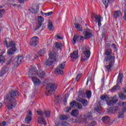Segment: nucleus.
Returning a JSON list of instances; mask_svg holds the SVG:
<instances>
[{
    "label": "nucleus",
    "instance_id": "1",
    "mask_svg": "<svg viewBox=\"0 0 126 126\" xmlns=\"http://www.w3.org/2000/svg\"><path fill=\"white\" fill-rule=\"evenodd\" d=\"M19 96V94L17 91H12L6 95L5 98L7 99V107L9 110L14 108L17 104L15 98Z\"/></svg>",
    "mask_w": 126,
    "mask_h": 126
},
{
    "label": "nucleus",
    "instance_id": "2",
    "mask_svg": "<svg viewBox=\"0 0 126 126\" xmlns=\"http://www.w3.org/2000/svg\"><path fill=\"white\" fill-rule=\"evenodd\" d=\"M100 98L102 101H106L108 106H113V105H115L118 102L117 96L109 97L107 95H101Z\"/></svg>",
    "mask_w": 126,
    "mask_h": 126
},
{
    "label": "nucleus",
    "instance_id": "3",
    "mask_svg": "<svg viewBox=\"0 0 126 126\" xmlns=\"http://www.w3.org/2000/svg\"><path fill=\"white\" fill-rule=\"evenodd\" d=\"M93 117H92V113L91 112H88L86 115H81L79 119H76L75 121L76 124H86L87 123V120H92Z\"/></svg>",
    "mask_w": 126,
    "mask_h": 126
},
{
    "label": "nucleus",
    "instance_id": "4",
    "mask_svg": "<svg viewBox=\"0 0 126 126\" xmlns=\"http://www.w3.org/2000/svg\"><path fill=\"white\" fill-rule=\"evenodd\" d=\"M58 88V86L55 83H50L46 87V94L47 96H51L53 95L56 90Z\"/></svg>",
    "mask_w": 126,
    "mask_h": 126
},
{
    "label": "nucleus",
    "instance_id": "5",
    "mask_svg": "<svg viewBox=\"0 0 126 126\" xmlns=\"http://www.w3.org/2000/svg\"><path fill=\"white\" fill-rule=\"evenodd\" d=\"M106 62L109 63V64L108 65H105L104 67L108 72H110L112 71V69L111 68L113 67V64L115 63V57H105L104 63H106Z\"/></svg>",
    "mask_w": 126,
    "mask_h": 126
},
{
    "label": "nucleus",
    "instance_id": "6",
    "mask_svg": "<svg viewBox=\"0 0 126 126\" xmlns=\"http://www.w3.org/2000/svg\"><path fill=\"white\" fill-rule=\"evenodd\" d=\"M70 107L65 108L64 111L66 113H68L69 111L73 108V109H79V110H82V104L79 103L76 101L74 100L70 103Z\"/></svg>",
    "mask_w": 126,
    "mask_h": 126
},
{
    "label": "nucleus",
    "instance_id": "7",
    "mask_svg": "<svg viewBox=\"0 0 126 126\" xmlns=\"http://www.w3.org/2000/svg\"><path fill=\"white\" fill-rule=\"evenodd\" d=\"M37 75L38 77L41 79H43V78H45L46 76V74L45 72L42 70H40L39 71L36 70V69H31L29 72V75Z\"/></svg>",
    "mask_w": 126,
    "mask_h": 126
},
{
    "label": "nucleus",
    "instance_id": "8",
    "mask_svg": "<svg viewBox=\"0 0 126 126\" xmlns=\"http://www.w3.org/2000/svg\"><path fill=\"white\" fill-rule=\"evenodd\" d=\"M56 56H57V54L56 52L52 51L50 52L49 54V58L45 62V64L46 65H52L55 62H56Z\"/></svg>",
    "mask_w": 126,
    "mask_h": 126
},
{
    "label": "nucleus",
    "instance_id": "9",
    "mask_svg": "<svg viewBox=\"0 0 126 126\" xmlns=\"http://www.w3.org/2000/svg\"><path fill=\"white\" fill-rule=\"evenodd\" d=\"M124 75L122 73H119L117 78V83L115 86L113 87L111 89V92H115L116 90H119L121 87L119 86L120 83H122V80L123 79Z\"/></svg>",
    "mask_w": 126,
    "mask_h": 126
},
{
    "label": "nucleus",
    "instance_id": "10",
    "mask_svg": "<svg viewBox=\"0 0 126 126\" xmlns=\"http://www.w3.org/2000/svg\"><path fill=\"white\" fill-rule=\"evenodd\" d=\"M37 113L38 115L40 116L39 117L37 120L38 124H40L41 125H47V122H46V120H45V117L44 116L43 112L37 111Z\"/></svg>",
    "mask_w": 126,
    "mask_h": 126
},
{
    "label": "nucleus",
    "instance_id": "11",
    "mask_svg": "<svg viewBox=\"0 0 126 126\" xmlns=\"http://www.w3.org/2000/svg\"><path fill=\"white\" fill-rule=\"evenodd\" d=\"M112 111L116 113V114H119V118H124V112H126L125 110H122V112L121 113V110L118 106H113L112 107Z\"/></svg>",
    "mask_w": 126,
    "mask_h": 126
},
{
    "label": "nucleus",
    "instance_id": "12",
    "mask_svg": "<svg viewBox=\"0 0 126 126\" xmlns=\"http://www.w3.org/2000/svg\"><path fill=\"white\" fill-rule=\"evenodd\" d=\"M84 40V37L82 35L77 36V34H75L73 38V45H75V43L77 42H79L80 43L81 42H83Z\"/></svg>",
    "mask_w": 126,
    "mask_h": 126
},
{
    "label": "nucleus",
    "instance_id": "13",
    "mask_svg": "<svg viewBox=\"0 0 126 126\" xmlns=\"http://www.w3.org/2000/svg\"><path fill=\"white\" fill-rule=\"evenodd\" d=\"M38 44H39V37L37 36L32 37L30 43V46L32 47H36Z\"/></svg>",
    "mask_w": 126,
    "mask_h": 126
},
{
    "label": "nucleus",
    "instance_id": "14",
    "mask_svg": "<svg viewBox=\"0 0 126 126\" xmlns=\"http://www.w3.org/2000/svg\"><path fill=\"white\" fill-rule=\"evenodd\" d=\"M29 78H32V80L33 83V84H34L35 86H38L40 85L41 83V81H40V79L37 78V77L33 75H29Z\"/></svg>",
    "mask_w": 126,
    "mask_h": 126
},
{
    "label": "nucleus",
    "instance_id": "15",
    "mask_svg": "<svg viewBox=\"0 0 126 126\" xmlns=\"http://www.w3.org/2000/svg\"><path fill=\"white\" fill-rule=\"evenodd\" d=\"M84 39L93 38V34H92V30L90 29L86 30L84 32Z\"/></svg>",
    "mask_w": 126,
    "mask_h": 126
},
{
    "label": "nucleus",
    "instance_id": "16",
    "mask_svg": "<svg viewBox=\"0 0 126 126\" xmlns=\"http://www.w3.org/2000/svg\"><path fill=\"white\" fill-rule=\"evenodd\" d=\"M4 45L6 47V48H10V47H11V48H16V47H15L16 46V44H15V42L13 40H10L7 42V40H6V39H4Z\"/></svg>",
    "mask_w": 126,
    "mask_h": 126
},
{
    "label": "nucleus",
    "instance_id": "17",
    "mask_svg": "<svg viewBox=\"0 0 126 126\" xmlns=\"http://www.w3.org/2000/svg\"><path fill=\"white\" fill-rule=\"evenodd\" d=\"M23 61V57L22 56H19L14 59L13 63L16 66H18V65L21 64V63H22Z\"/></svg>",
    "mask_w": 126,
    "mask_h": 126
},
{
    "label": "nucleus",
    "instance_id": "18",
    "mask_svg": "<svg viewBox=\"0 0 126 126\" xmlns=\"http://www.w3.org/2000/svg\"><path fill=\"white\" fill-rule=\"evenodd\" d=\"M43 22H44V18L42 16H38V25L36 27V28L34 29V31L39 29V28H41L42 26V24H43Z\"/></svg>",
    "mask_w": 126,
    "mask_h": 126
},
{
    "label": "nucleus",
    "instance_id": "19",
    "mask_svg": "<svg viewBox=\"0 0 126 126\" xmlns=\"http://www.w3.org/2000/svg\"><path fill=\"white\" fill-rule=\"evenodd\" d=\"M94 18L95 19V22L98 23V25L100 27L101 26L102 24L101 21H103V17H101L100 15H94Z\"/></svg>",
    "mask_w": 126,
    "mask_h": 126
},
{
    "label": "nucleus",
    "instance_id": "20",
    "mask_svg": "<svg viewBox=\"0 0 126 126\" xmlns=\"http://www.w3.org/2000/svg\"><path fill=\"white\" fill-rule=\"evenodd\" d=\"M103 105V101H99L98 103L96 104V107L94 108L95 111L97 112L99 114L101 113V111H102V108H101V106Z\"/></svg>",
    "mask_w": 126,
    "mask_h": 126
},
{
    "label": "nucleus",
    "instance_id": "21",
    "mask_svg": "<svg viewBox=\"0 0 126 126\" xmlns=\"http://www.w3.org/2000/svg\"><path fill=\"white\" fill-rule=\"evenodd\" d=\"M32 116V112L29 111V114L27 115L25 118V122L27 124H29L30 123V121L31 120H32V118L31 117Z\"/></svg>",
    "mask_w": 126,
    "mask_h": 126
},
{
    "label": "nucleus",
    "instance_id": "22",
    "mask_svg": "<svg viewBox=\"0 0 126 126\" xmlns=\"http://www.w3.org/2000/svg\"><path fill=\"white\" fill-rule=\"evenodd\" d=\"M46 48H43L41 49L39 52L37 54L35 57H34L33 61H35L36 59H38V57H41V54H45L46 53Z\"/></svg>",
    "mask_w": 126,
    "mask_h": 126
},
{
    "label": "nucleus",
    "instance_id": "23",
    "mask_svg": "<svg viewBox=\"0 0 126 126\" xmlns=\"http://www.w3.org/2000/svg\"><path fill=\"white\" fill-rule=\"evenodd\" d=\"M16 50H17V49H16V47H11L8 50L7 54L9 55V56H10L11 55H13L14 53H15V52H16Z\"/></svg>",
    "mask_w": 126,
    "mask_h": 126
},
{
    "label": "nucleus",
    "instance_id": "24",
    "mask_svg": "<svg viewBox=\"0 0 126 126\" xmlns=\"http://www.w3.org/2000/svg\"><path fill=\"white\" fill-rule=\"evenodd\" d=\"M118 105L120 107H123V109L122 110L123 111H126V102H122V101H119L118 102Z\"/></svg>",
    "mask_w": 126,
    "mask_h": 126
},
{
    "label": "nucleus",
    "instance_id": "25",
    "mask_svg": "<svg viewBox=\"0 0 126 126\" xmlns=\"http://www.w3.org/2000/svg\"><path fill=\"white\" fill-rule=\"evenodd\" d=\"M71 58L73 60H76V59H78V52L77 51H74L71 54Z\"/></svg>",
    "mask_w": 126,
    "mask_h": 126
},
{
    "label": "nucleus",
    "instance_id": "26",
    "mask_svg": "<svg viewBox=\"0 0 126 126\" xmlns=\"http://www.w3.org/2000/svg\"><path fill=\"white\" fill-rule=\"evenodd\" d=\"M110 121H111V119L108 116H105L102 118V121L104 124H108Z\"/></svg>",
    "mask_w": 126,
    "mask_h": 126
},
{
    "label": "nucleus",
    "instance_id": "27",
    "mask_svg": "<svg viewBox=\"0 0 126 126\" xmlns=\"http://www.w3.org/2000/svg\"><path fill=\"white\" fill-rule=\"evenodd\" d=\"M102 28V37H105L106 33L108 32V27L105 25Z\"/></svg>",
    "mask_w": 126,
    "mask_h": 126
},
{
    "label": "nucleus",
    "instance_id": "28",
    "mask_svg": "<svg viewBox=\"0 0 126 126\" xmlns=\"http://www.w3.org/2000/svg\"><path fill=\"white\" fill-rule=\"evenodd\" d=\"M48 28L50 31H54V29H55V27H54V26L53 25V23L51 20L49 21L48 22Z\"/></svg>",
    "mask_w": 126,
    "mask_h": 126
},
{
    "label": "nucleus",
    "instance_id": "29",
    "mask_svg": "<svg viewBox=\"0 0 126 126\" xmlns=\"http://www.w3.org/2000/svg\"><path fill=\"white\" fill-rule=\"evenodd\" d=\"M80 102L83 104L84 107H87L88 106V101L86 99L81 98Z\"/></svg>",
    "mask_w": 126,
    "mask_h": 126
},
{
    "label": "nucleus",
    "instance_id": "30",
    "mask_svg": "<svg viewBox=\"0 0 126 126\" xmlns=\"http://www.w3.org/2000/svg\"><path fill=\"white\" fill-rule=\"evenodd\" d=\"M112 49H107L105 52V55L107 56L106 58H108V57H114L111 56L112 55Z\"/></svg>",
    "mask_w": 126,
    "mask_h": 126
},
{
    "label": "nucleus",
    "instance_id": "31",
    "mask_svg": "<svg viewBox=\"0 0 126 126\" xmlns=\"http://www.w3.org/2000/svg\"><path fill=\"white\" fill-rule=\"evenodd\" d=\"M113 15L114 18H117L119 16H122V12L121 11H115Z\"/></svg>",
    "mask_w": 126,
    "mask_h": 126
},
{
    "label": "nucleus",
    "instance_id": "32",
    "mask_svg": "<svg viewBox=\"0 0 126 126\" xmlns=\"http://www.w3.org/2000/svg\"><path fill=\"white\" fill-rule=\"evenodd\" d=\"M79 113V111L78 110V109H75L71 112V115L73 117H77Z\"/></svg>",
    "mask_w": 126,
    "mask_h": 126
},
{
    "label": "nucleus",
    "instance_id": "33",
    "mask_svg": "<svg viewBox=\"0 0 126 126\" xmlns=\"http://www.w3.org/2000/svg\"><path fill=\"white\" fill-rule=\"evenodd\" d=\"M74 25L76 29H78V30H79V31H81V32L83 31V29L80 25L78 24V23H75L74 24Z\"/></svg>",
    "mask_w": 126,
    "mask_h": 126
},
{
    "label": "nucleus",
    "instance_id": "34",
    "mask_svg": "<svg viewBox=\"0 0 126 126\" xmlns=\"http://www.w3.org/2000/svg\"><path fill=\"white\" fill-rule=\"evenodd\" d=\"M55 73L56 74H63V71L59 68H57L55 70Z\"/></svg>",
    "mask_w": 126,
    "mask_h": 126
},
{
    "label": "nucleus",
    "instance_id": "35",
    "mask_svg": "<svg viewBox=\"0 0 126 126\" xmlns=\"http://www.w3.org/2000/svg\"><path fill=\"white\" fill-rule=\"evenodd\" d=\"M55 47L56 49H59L61 50L62 49V47H63V44L60 42H56Z\"/></svg>",
    "mask_w": 126,
    "mask_h": 126
},
{
    "label": "nucleus",
    "instance_id": "36",
    "mask_svg": "<svg viewBox=\"0 0 126 126\" xmlns=\"http://www.w3.org/2000/svg\"><path fill=\"white\" fill-rule=\"evenodd\" d=\"M90 51H85L84 52V54L87 59H89V58H90Z\"/></svg>",
    "mask_w": 126,
    "mask_h": 126
},
{
    "label": "nucleus",
    "instance_id": "37",
    "mask_svg": "<svg viewBox=\"0 0 126 126\" xmlns=\"http://www.w3.org/2000/svg\"><path fill=\"white\" fill-rule=\"evenodd\" d=\"M61 99H62V97L60 95H58L57 97H55L54 102L56 103H60L61 102Z\"/></svg>",
    "mask_w": 126,
    "mask_h": 126
},
{
    "label": "nucleus",
    "instance_id": "38",
    "mask_svg": "<svg viewBox=\"0 0 126 126\" xmlns=\"http://www.w3.org/2000/svg\"><path fill=\"white\" fill-rule=\"evenodd\" d=\"M119 97L121 100H126V96L124 93H121L119 94Z\"/></svg>",
    "mask_w": 126,
    "mask_h": 126
},
{
    "label": "nucleus",
    "instance_id": "39",
    "mask_svg": "<svg viewBox=\"0 0 126 126\" xmlns=\"http://www.w3.org/2000/svg\"><path fill=\"white\" fill-rule=\"evenodd\" d=\"M59 118L60 120H61L62 121H63V120H67L68 117H67V116L66 115H60Z\"/></svg>",
    "mask_w": 126,
    "mask_h": 126
},
{
    "label": "nucleus",
    "instance_id": "40",
    "mask_svg": "<svg viewBox=\"0 0 126 126\" xmlns=\"http://www.w3.org/2000/svg\"><path fill=\"white\" fill-rule=\"evenodd\" d=\"M32 13H37L39 11V9H36V10L33 8H31L29 9Z\"/></svg>",
    "mask_w": 126,
    "mask_h": 126
},
{
    "label": "nucleus",
    "instance_id": "41",
    "mask_svg": "<svg viewBox=\"0 0 126 126\" xmlns=\"http://www.w3.org/2000/svg\"><path fill=\"white\" fill-rule=\"evenodd\" d=\"M43 115H45V117H47V118L50 117L51 116V112L49 111H45L44 113H43Z\"/></svg>",
    "mask_w": 126,
    "mask_h": 126
},
{
    "label": "nucleus",
    "instance_id": "42",
    "mask_svg": "<svg viewBox=\"0 0 126 126\" xmlns=\"http://www.w3.org/2000/svg\"><path fill=\"white\" fill-rule=\"evenodd\" d=\"M5 74V69L4 68H2L0 70V76H2Z\"/></svg>",
    "mask_w": 126,
    "mask_h": 126
},
{
    "label": "nucleus",
    "instance_id": "43",
    "mask_svg": "<svg viewBox=\"0 0 126 126\" xmlns=\"http://www.w3.org/2000/svg\"><path fill=\"white\" fill-rule=\"evenodd\" d=\"M86 94L87 96V97L89 99V98L91 97V91H87L86 92Z\"/></svg>",
    "mask_w": 126,
    "mask_h": 126
},
{
    "label": "nucleus",
    "instance_id": "44",
    "mask_svg": "<svg viewBox=\"0 0 126 126\" xmlns=\"http://www.w3.org/2000/svg\"><path fill=\"white\" fill-rule=\"evenodd\" d=\"M4 12H5V9H1L0 10V17H2L3 16V14H4Z\"/></svg>",
    "mask_w": 126,
    "mask_h": 126
},
{
    "label": "nucleus",
    "instance_id": "45",
    "mask_svg": "<svg viewBox=\"0 0 126 126\" xmlns=\"http://www.w3.org/2000/svg\"><path fill=\"white\" fill-rule=\"evenodd\" d=\"M64 66H65V62L59 64V67L61 68V69H63V68H64Z\"/></svg>",
    "mask_w": 126,
    "mask_h": 126
},
{
    "label": "nucleus",
    "instance_id": "46",
    "mask_svg": "<svg viewBox=\"0 0 126 126\" xmlns=\"http://www.w3.org/2000/svg\"><path fill=\"white\" fill-rule=\"evenodd\" d=\"M4 63V57L2 55H0V63Z\"/></svg>",
    "mask_w": 126,
    "mask_h": 126
},
{
    "label": "nucleus",
    "instance_id": "47",
    "mask_svg": "<svg viewBox=\"0 0 126 126\" xmlns=\"http://www.w3.org/2000/svg\"><path fill=\"white\" fill-rule=\"evenodd\" d=\"M81 76H82V75L79 74H78L76 77V80L77 81H79V80L80 79Z\"/></svg>",
    "mask_w": 126,
    "mask_h": 126
},
{
    "label": "nucleus",
    "instance_id": "48",
    "mask_svg": "<svg viewBox=\"0 0 126 126\" xmlns=\"http://www.w3.org/2000/svg\"><path fill=\"white\" fill-rule=\"evenodd\" d=\"M96 126V122H92L91 123H90L88 125V126Z\"/></svg>",
    "mask_w": 126,
    "mask_h": 126
},
{
    "label": "nucleus",
    "instance_id": "49",
    "mask_svg": "<svg viewBox=\"0 0 126 126\" xmlns=\"http://www.w3.org/2000/svg\"><path fill=\"white\" fill-rule=\"evenodd\" d=\"M62 126H70V125H69V124H68L66 122H63L62 123Z\"/></svg>",
    "mask_w": 126,
    "mask_h": 126
},
{
    "label": "nucleus",
    "instance_id": "50",
    "mask_svg": "<svg viewBox=\"0 0 126 126\" xmlns=\"http://www.w3.org/2000/svg\"><path fill=\"white\" fill-rule=\"evenodd\" d=\"M83 50H86V51H90V48L88 46H84L83 47Z\"/></svg>",
    "mask_w": 126,
    "mask_h": 126
},
{
    "label": "nucleus",
    "instance_id": "51",
    "mask_svg": "<svg viewBox=\"0 0 126 126\" xmlns=\"http://www.w3.org/2000/svg\"><path fill=\"white\" fill-rule=\"evenodd\" d=\"M0 126H6V122L3 121L2 123L0 124Z\"/></svg>",
    "mask_w": 126,
    "mask_h": 126
},
{
    "label": "nucleus",
    "instance_id": "52",
    "mask_svg": "<svg viewBox=\"0 0 126 126\" xmlns=\"http://www.w3.org/2000/svg\"><path fill=\"white\" fill-rule=\"evenodd\" d=\"M63 103L64 105H66L67 104V100L66 99V98H65L63 100Z\"/></svg>",
    "mask_w": 126,
    "mask_h": 126
},
{
    "label": "nucleus",
    "instance_id": "53",
    "mask_svg": "<svg viewBox=\"0 0 126 126\" xmlns=\"http://www.w3.org/2000/svg\"><path fill=\"white\" fill-rule=\"evenodd\" d=\"M88 59H86V58H82V59H81V61H82V62H86V61H88Z\"/></svg>",
    "mask_w": 126,
    "mask_h": 126
},
{
    "label": "nucleus",
    "instance_id": "54",
    "mask_svg": "<svg viewBox=\"0 0 126 126\" xmlns=\"http://www.w3.org/2000/svg\"><path fill=\"white\" fill-rule=\"evenodd\" d=\"M19 3H24L25 2L24 0H18Z\"/></svg>",
    "mask_w": 126,
    "mask_h": 126
},
{
    "label": "nucleus",
    "instance_id": "55",
    "mask_svg": "<svg viewBox=\"0 0 126 126\" xmlns=\"http://www.w3.org/2000/svg\"><path fill=\"white\" fill-rule=\"evenodd\" d=\"M91 81V79L90 78H88L87 85H88V82H90Z\"/></svg>",
    "mask_w": 126,
    "mask_h": 126
},
{
    "label": "nucleus",
    "instance_id": "56",
    "mask_svg": "<svg viewBox=\"0 0 126 126\" xmlns=\"http://www.w3.org/2000/svg\"><path fill=\"white\" fill-rule=\"evenodd\" d=\"M52 14H53V11H51L47 13L48 16H50V15H52Z\"/></svg>",
    "mask_w": 126,
    "mask_h": 126
},
{
    "label": "nucleus",
    "instance_id": "57",
    "mask_svg": "<svg viewBox=\"0 0 126 126\" xmlns=\"http://www.w3.org/2000/svg\"><path fill=\"white\" fill-rule=\"evenodd\" d=\"M81 97H82V98H85V97H86V95H85V94H81Z\"/></svg>",
    "mask_w": 126,
    "mask_h": 126
},
{
    "label": "nucleus",
    "instance_id": "58",
    "mask_svg": "<svg viewBox=\"0 0 126 126\" xmlns=\"http://www.w3.org/2000/svg\"><path fill=\"white\" fill-rule=\"evenodd\" d=\"M57 38L60 40H63V37H61L60 35H57Z\"/></svg>",
    "mask_w": 126,
    "mask_h": 126
},
{
    "label": "nucleus",
    "instance_id": "59",
    "mask_svg": "<svg viewBox=\"0 0 126 126\" xmlns=\"http://www.w3.org/2000/svg\"><path fill=\"white\" fill-rule=\"evenodd\" d=\"M123 92H124V93H126V87L124 88V89H123Z\"/></svg>",
    "mask_w": 126,
    "mask_h": 126
},
{
    "label": "nucleus",
    "instance_id": "60",
    "mask_svg": "<svg viewBox=\"0 0 126 126\" xmlns=\"http://www.w3.org/2000/svg\"><path fill=\"white\" fill-rule=\"evenodd\" d=\"M112 47H113L114 48H116V46L115 45V44L113 43V44L112 45Z\"/></svg>",
    "mask_w": 126,
    "mask_h": 126
},
{
    "label": "nucleus",
    "instance_id": "61",
    "mask_svg": "<svg viewBox=\"0 0 126 126\" xmlns=\"http://www.w3.org/2000/svg\"><path fill=\"white\" fill-rule=\"evenodd\" d=\"M2 106V103L0 102V109H1Z\"/></svg>",
    "mask_w": 126,
    "mask_h": 126
},
{
    "label": "nucleus",
    "instance_id": "62",
    "mask_svg": "<svg viewBox=\"0 0 126 126\" xmlns=\"http://www.w3.org/2000/svg\"><path fill=\"white\" fill-rule=\"evenodd\" d=\"M16 5H17V4H12V6H16Z\"/></svg>",
    "mask_w": 126,
    "mask_h": 126
},
{
    "label": "nucleus",
    "instance_id": "63",
    "mask_svg": "<svg viewBox=\"0 0 126 126\" xmlns=\"http://www.w3.org/2000/svg\"><path fill=\"white\" fill-rule=\"evenodd\" d=\"M44 15H46V16H48V13H45Z\"/></svg>",
    "mask_w": 126,
    "mask_h": 126
},
{
    "label": "nucleus",
    "instance_id": "64",
    "mask_svg": "<svg viewBox=\"0 0 126 126\" xmlns=\"http://www.w3.org/2000/svg\"><path fill=\"white\" fill-rule=\"evenodd\" d=\"M43 13H44L41 11V14H42V15H43Z\"/></svg>",
    "mask_w": 126,
    "mask_h": 126
}]
</instances>
